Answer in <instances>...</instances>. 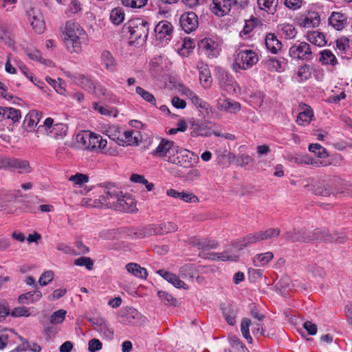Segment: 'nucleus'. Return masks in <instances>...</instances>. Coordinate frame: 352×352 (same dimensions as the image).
I'll use <instances>...</instances> for the list:
<instances>
[{
  "instance_id": "f257e3e1",
  "label": "nucleus",
  "mask_w": 352,
  "mask_h": 352,
  "mask_svg": "<svg viewBox=\"0 0 352 352\" xmlns=\"http://www.w3.org/2000/svg\"><path fill=\"white\" fill-rule=\"evenodd\" d=\"M63 34L67 50L71 52H80L82 48L81 38L85 34L80 24L73 21H67Z\"/></svg>"
},
{
  "instance_id": "f03ea898",
  "label": "nucleus",
  "mask_w": 352,
  "mask_h": 352,
  "mask_svg": "<svg viewBox=\"0 0 352 352\" xmlns=\"http://www.w3.org/2000/svg\"><path fill=\"white\" fill-rule=\"evenodd\" d=\"M129 29L132 42L142 44L147 39L148 24L144 19L140 18L132 19L129 23Z\"/></svg>"
},
{
  "instance_id": "7ed1b4c3",
  "label": "nucleus",
  "mask_w": 352,
  "mask_h": 352,
  "mask_svg": "<svg viewBox=\"0 0 352 352\" xmlns=\"http://www.w3.org/2000/svg\"><path fill=\"white\" fill-rule=\"evenodd\" d=\"M77 139L85 149L93 151L97 148H104L107 146V140H103L99 135L85 131L78 134Z\"/></svg>"
},
{
  "instance_id": "20e7f679",
  "label": "nucleus",
  "mask_w": 352,
  "mask_h": 352,
  "mask_svg": "<svg viewBox=\"0 0 352 352\" xmlns=\"http://www.w3.org/2000/svg\"><path fill=\"white\" fill-rule=\"evenodd\" d=\"M165 161L184 168H191L193 166V153L188 150L177 146L175 153L168 156Z\"/></svg>"
},
{
  "instance_id": "39448f33",
  "label": "nucleus",
  "mask_w": 352,
  "mask_h": 352,
  "mask_svg": "<svg viewBox=\"0 0 352 352\" xmlns=\"http://www.w3.org/2000/svg\"><path fill=\"white\" fill-rule=\"evenodd\" d=\"M258 60V56L253 50H242L237 54L233 67L234 69L236 67L240 69H247L255 65Z\"/></svg>"
},
{
  "instance_id": "423d86ee",
  "label": "nucleus",
  "mask_w": 352,
  "mask_h": 352,
  "mask_svg": "<svg viewBox=\"0 0 352 352\" xmlns=\"http://www.w3.org/2000/svg\"><path fill=\"white\" fill-rule=\"evenodd\" d=\"M26 15L33 30L38 34H41L45 30V21L40 10L30 7L26 10Z\"/></svg>"
},
{
  "instance_id": "0eeeda50",
  "label": "nucleus",
  "mask_w": 352,
  "mask_h": 352,
  "mask_svg": "<svg viewBox=\"0 0 352 352\" xmlns=\"http://www.w3.org/2000/svg\"><path fill=\"white\" fill-rule=\"evenodd\" d=\"M289 56L294 59L309 60L311 59L310 45L304 41L295 43L289 50Z\"/></svg>"
},
{
  "instance_id": "6e6552de",
  "label": "nucleus",
  "mask_w": 352,
  "mask_h": 352,
  "mask_svg": "<svg viewBox=\"0 0 352 352\" xmlns=\"http://www.w3.org/2000/svg\"><path fill=\"white\" fill-rule=\"evenodd\" d=\"M176 147L174 146V142L166 139H162L161 142L153 150L151 154L153 156L163 158L164 160L174 153H175Z\"/></svg>"
},
{
  "instance_id": "1a4fd4ad",
  "label": "nucleus",
  "mask_w": 352,
  "mask_h": 352,
  "mask_svg": "<svg viewBox=\"0 0 352 352\" xmlns=\"http://www.w3.org/2000/svg\"><path fill=\"white\" fill-rule=\"evenodd\" d=\"M6 168L17 170L21 174L29 173L32 171L29 162L21 159L4 158L3 168Z\"/></svg>"
},
{
  "instance_id": "9d476101",
  "label": "nucleus",
  "mask_w": 352,
  "mask_h": 352,
  "mask_svg": "<svg viewBox=\"0 0 352 352\" xmlns=\"http://www.w3.org/2000/svg\"><path fill=\"white\" fill-rule=\"evenodd\" d=\"M179 23L184 31L189 34L198 27L197 16L193 12H185L181 16Z\"/></svg>"
},
{
  "instance_id": "9b49d317",
  "label": "nucleus",
  "mask_w": 352,
  "mask_h": 352,
  "mask_svg": "<svg viewBox=\"0 0 352 352\" xmlns=\"http://www.w3.org/2000/svg\"><path fill=\"white\" fill-rule=\"evenodd\" d=\"M199 47L210 58L217 57L221 51L219 43L210 38L202 39Z\"/></svg>"
},
{
  "instance_id": "f8f14e48",
  "label": "nucleus",
  "mask_w": 352,
  "mask_h": 352,
  "mask_svg": "<svg viewBox=\"0 0 352 352\" xmlns=\"http://www.w3.org/2000/svg\"><path fill=\"white\" fill-rule=\"evenodd\" d=\"M135 205V201L133 196L129 194H124L122 192L115 210L126 212H133L136 210Z\"/></svg>"
},
{
  "instance_id": "ddd939ff",
  "label": "nucleus",
  "mask_w": 352,
  "mask_h": 352,
  "mask_svg": "<svg viewBox=\"0 0 352 352\" xmlns=\"http://www.w3.org/2000/svg\"><path fill=\"white\" fill-rule=\"evenodd\" d=\"M296 21L300 27L314 28L319 25L320 19L317 12H309L307 14L297 17Z\"/></svg>"
},
{
  "instance_id": "4468645a",
  "label": "nucleus",
  "mask_w": 352,
  "mask_h": 352,
  "mask_svg": "<svg viewBox=\"0 0 352 352\" xmlns=\"http://www.w3.org/2000/svg\"><path fill=\"white\" fill-rule=\"evenodd\" d=\"M89 321L94 327V329L100 333V334L107 339H112L113 336V331L111 329L106 320L102 318H90Z\"/></svg>"
},
{
  "instance_id": "2eb2a0df",
  "label": "nucleus",
  "mask_w": 352,
  "mask_h": 352,
  "mask_svg": "<svg viewBox=\"0 0 352 352\" xmlns=\"http://www.w3.org/2000/svg\"><path fill=\"white\" fill-rule=\"evenodd\" d=\"M151 236L153 234H165L177 230V226L171 222H164L157 225H148Z\"/></svg>"
},
{
  "instance_id": "dca6fc26",
  "label": "nucleus",
  "mask_w": 352,
  "mask_h": 352,
  "mask_svg": "<svg viewBox=\"0 0 352 352\" xmlns=\"http://www.w3.org/2000/svg\"><path fill=\"white\" fill-rule=\"evenodd\" d=\"M172 24L167 21H160L155 28V32L157 39L162 41L164 38L170 39L173 32Z\"/></svg>"
},
{
  "instance_id": "f3484780",
  "label": "nucleus",
  "mask_w": 352,
  "mask_h": 352,
  "mask_svg": "<svg viewBox=\"0 0 352 352\" xmlns=\"http://www.w3.org/2000/svg\"><path fill=\"white\" fill-rule=\"evenodd\" d=\"M212 12L219 16H223L229 13L232 4L230 0H212Z\"/></svg>"
},
{
  "instance_id": "a211bd4d",
  "label": "nucleus",
  "mask_w": 352,
  "mask_h": 352,
  "mask_svg": "<svg viewBox=\"0 0 352 352\" xmlns=\"http://www.w3.org/2000/svg\"><path fill=\"white\" fill-rule=\"evenodd\" d=\"M307 232L305 230L293 229L287 231L284 236V239L290 242H303L309 243Z\"/></svg>"
},
{
  "instance_id": "6ab92c4d",
  "label": "nucleus",
  "mask_w": 352,
  "mask_h": 352,
  "mask_svg": "<svg viewBox=\"0 0 352 352\" xmlns=\"http://www.w3.org/2000/svg\"><path fill=\"white\" fill-rule=\"evenodd\" d=\"M329 24L337 30H342L347 24L346 14L338 12H333L329 18Z\"/></svg>"
},
{
  "instance_id": "aec40b11",
  "label": "nucleus",
  "mask_w": 352,
  "mask_h": 352,
  "mask_svg": "<svg viewBox=\"0 0 352 352\" xmlns=\"http://www.w3.org/2000/svg\"><path fill=\"white\" fill-rule=\"evenodd\" d=\"M263 241L261 231L249 234L243 239L235 243V247L239 250H242L245 247L251 244Z\"/></svg>"
},
{
  "instance_id": "412c9836",
  "label": "nucleus",
  "mask_w": 352,
  "mask_h": 352,
  "mask_svg": "<svg viewBox=\"0 0 352 352\" xmlns=\"http://www.w3.org/2000/svg\"><path fill=\"white\" fill-rule=\"evenodd\" d=\"M124 232L127 236L133 239H142L151 236L148 226L142 228H126Z\"/></svg>"
},
{
  "instance_id": "4be33fe9",
  "label": "nucleus",
  "mask_w": 352,
  "mask_h": 352,
  "mask_svg": "<svg viewBox=\"0 0 352 352\" xmlns=\"http://www.w3.org/2000/svg\"><path fill=\"white\" fill-rule=\"evenodd\" d=\"M319 62L323 65L331 67L338 63L336 56L330 50H323L319 52Z\"/></svg>"
},
{
  "instance_id": "5701e85b",
  "label": "nucleus",
  "mask_w": 352,
  "mask_h": 352,
  "mask_svg": "<svg viewBox=\"0 0 352 352\" xmlns=\"http://www.w3.org/2000/svg\"><path fill=\"white\" fill-rule=\"evenodd\" d=\"M42 297V294L40 291L35 289L34 291L28 292L20 295L18 297V302L20 304H29L38 301Z\"/></svg>"
},
{
  "instance_id": "b1692460",
  "label": "nucleus",
  "mask_w": 352,
  "mask_h": 352,
  "mask_svg": "<svg viewBox=\"0 0 352 352\" xmlns=\"http://www.w3.org/2000/svg\"><path fill=\"white\" fill-rule=\"evenodd\" d=\"M157 273L168 283L173 285L175 287L186 289L185 283L181 280L178 276L176 274H172L163 270L157 271Z\"/></svg>"
},
{
  "instance_id": "393cba45",
  "label": "nucleus",
  "mask_w": 352,
  "mask_h": 352,
  "mask_svg": "<svg viewBox=\"0 0 352 352\" xmlns=\"http://www.w3.org/2000/svg\"><path fill=\"white\" fill-rule=\"evenodd\" d=\"M42 118V113L36 110L30 111L25 117L23 124L25 127L33 129Z\"/></svg>"
},
{
  "instance_id": "a878e982",
  "label": "nucleus",
  "mask_w": 352,
  "mask_h": 352,
  "mask_svg": "<svg viewBox=\"0 0 352 352\" xmlns=\"http://www.w3.org/2000/svg\"><path fill=\"white\" fill-rule=\"evenodd\" d=\"M267 49L272 54H277L282 47V43L274 34H268L265 36Z\"/></svg>"
},
{
  "instance_id": "bb28decb",
  "label": "nucleus",
  "mask_w": 352,
  "mask_h": 352,
  "mask_svg": "<svg viewBox=\"0 0 352 352\" xmlns=\"http://www.w3.org/2000/svg\"><path fill=\"white\" fill-rule=\"evenodd\" d=\"M126 270L137 278L146 279L148 276L146 270L135 263H128L126 265Z\"/></svg>"
},
{
  "instance_id": "cd10ccee",
  "label": "nucleus",
  "mask_w": 352,
  "mask_h": 352,
  "mask_svg": "<svg viewBox=\"0 0 352 352\" xmlns=\"http://www.w3.org/2000/svg\"><path fill=\"white\" fill-rule=\"evenodd\" d=\"M312 68L310 65H304L299 67L296 74L293 76V80L300 82L309 79L311 76Z\"/></svg>"
},
{
  "instance_id": "c85d7f7f",
  "label": "nucleus",
  "mask_w": 352,
  "mask_h": 352,
  "mask_svg": "<svg viewBox=\"0 0 352 352\" xmlns=\"http://www.w3.org/2000/svg\"><path fill=\"white\" fill-rule=\"evenodd\" d=\"M101 60L107 70L113 72L116 69V62L110 52L104 50L101 54Z\"/></svg>"
},
{
  "instance_id": "c756f323",
  "label": "nucleus",
  "mask_w": 352,
  "mask_h": 352,
  "mask_svg": "<svg viewBox=\"0 0 352 352\" xmlns=\"http://www.w3.org/2000/svg\"><path fill=\"white\" fill-rule=\"evenodd\" d=\"M307 40L315 45L322 47L327 44L324 35L318 31H312L307 33Z\"/></svg>"
},
{
  "instance_id": "7c9ffc66",
  "label": "nucleus",
  "mask_w": 352,
  "mask_h": 352,
  "mask_svg": "<svg viewBox=\"0 0 352 352\" xmlns=\"http://www.w3.org/2000/svg\"><path fill=\"white\" fill-rule=\"evenodd\" d=\"M133 131H125L122 132V135L123 136L121 137L122 142L120 143V146H133L138 145L139 143V140L138 137L133 135Z\"/></svg>"
},
{
  "instance_id": "2f4dec72",
  "label": "nucleus",
  "mask_w": 352,
  "mask_h": 352,
  "mask_svg": "<svg viewBox=\"0 0 352 352\" xmlns=\"http://www.w3.org/2000/svg\"><path fill=\"white\" fill-rule=\"evenodd\" d=\"M199 80L200 82L204 88H208L212 83V78L210 72L206 65L199 67Z\"/></svg>"
},
{
  "instance_id": "473e14b6",
  "label": "nucleus",
  "mask_w": 352,
  "mask_h": 352,
  "mask_svg": "<svg viewBox=\"0 0 352 352\" xmlns=\"http://www.w3.org/2000/svg\"><path fill=\"white\" fill-rule=\"evenodd\" d=\"M67 126L63 123H56L53 128L49 131L48 133L51 137L56 139L63 138L66 135Z\"/></svg>"
},
{
  "instance_id": "72a5a7b5",
  "label": "nucleus",
  "mask_w": 352,
  "mask_h": 352,
  "mask_svg": "<svg viewBox=\"0 0 352 352\" xmlns=\"http://www.w3.org/2000/svg\"><path fill=\"white\" fill-rule=\"evenodd\" d=\"M239 256L236 254H232L228 251H225L223 252H217V253H211L210 254V258L213 261H236Z\"/></svg>"
},
{
  "instance_id": "f704fd0d",
  "label": "nucleus",
  "mask_w": 352,
  "mask_h": 352,
  "mask_svg": "<svg viewBox=\"0 0 352 352\" xmlns=\"http://www.w3.org/2000/svg\"><path fill=\"white\" fill-rule=\"evenodd\" d=\"M273 258L274 254L272 252L258 254L254 257L253 263L256 267L263 266L267 264Z\"/></svg>"
},
{
  "instance_id": "c9c22d12",
  "label": "nucleus",
  "mask_w": 352,
  "mask_h": 352,
  "mask_svg": "<svg viewBox=\"0 0 352 352\" xmlns=\"http://www.w3.org/2000/svg\"><path fill=\"white\" fill-rule=\"evenodd\" d=\"M259 8L268 14H273L276 11L278 0H257Z\"/></svg>"
},
{
  "instance_id": "e433bc0d",
  "label": "nucleus",
  "mask_w": 352,
  "mask_h": 352,
  "mask_svg": "<svg viewBox=\"0 0 352 352\" xmlns=\"http://www.w3.org/2000/svg\"><path fill=\"white\" fill-rule=\"evenodd\" d=\"M223 315L230 325H234L235 323L236 311L230 304L223 305L221 307Z\"/></svg>"
},
{
  "instance_id": "4c0bfd02",
  "label": "nucleus",
  "mask_w": 352,
  "mask_h": 352,
  "mask_svg": "<svg viewBox=\"0 0 352 352\" xmlns=\"http://www.w3.org/2000/svg\"><path fill=\"white\" fill-rule=\"evenodd\" d=\"M256 19L253 17L249 20H245V25L240 32L241 37L244 39L249 38L250 33L256 28Z\"/></svg>"
},
{
  "instance_id": "58836bf2",
  "label": "nucleus",
  "mask_w": 352,
  "mask_h": 352,
  "mask_svg": "<svg viewBox=\"0 0 352 352\" xmlns=\"http://www.w3.org/2000/svg\"><path fill=\"white\" fill-rule=\"evenodd\" d=\"M313 116L314 113L312 110L310 108H307L302 112L299 113L296 119V122L299 125L307 124L311 120Z\"/></svg>"
},
{
  "instance_id": "ea45409f",
  "label": "nucleus",
  "mask_w": 352,
  "mask_h": 352,
  "mask_svg": "<svg viewBox=\"0 0 352 352\" xmlns=\"http://www.w3.org/2000/svg\"><path fill=\"white\" fill-rule=\"evenodd\" d=\"M4 119H10L13 123L19 122L21 117L20 110L12 107H4Z\"/></svg>"
},
{
  "instance_id": "a19ab883",
  "label": "nucleus",
  "mask_w": 352,
  "mask_h": 352,
  "mask_svg": "<svg viewBox=\"0 0 352 352\" xmlns=\"http://www.w3.org/2000/svg\"><path fill=\"white\" fill-rule=\"evenodd\" d=\"M120 190L113 184H108L104 188L103 194L100 196V201L101 204L104 205V199L108 200V199L111 198L113 195L118 192Z\"/></svg>"
},
{
  "instance_id": "79ce46f5",
  "label": "nucleus",
  "mask_w": 352,
  "mask_h": 352,
  "mask_svg": "<svg viewBox=\"0 0 352 352\" xmlns=\"http://www.w3.org/2000/svg\"><path fill=\"white\" fill-rule=\"evenodd\" d=\"M234 80L231 76L226 75L220 80V86L226 91L231 93L235 90Z\"/></svg>"
},
{
  "instance_id": "37998d69",
  "label": "nucleus",
  "mask_w": 352,
  "mask_h": 352,
  "mask_svg": "<svg viewBox=\"0 0 352 352\" xmlns=\"http://www.w3.org/2000/svg\"><path fill=\"white\" fill-rule=\"evenodd\" d=\"M279 30L282 32L283 34L285 36L286 38L288 39L294 38L297 34L294 26L289 23L280 24L279 25Z\"/></svg>"
},
{
  "instance_id": "c03bdc74",
  "label": "nucleus",
  "mask_w": 352,
  "mask_h": 352,
  "mask_svg": "<svg viewBox=\"0 0 352 352\" xmlns=\"http://www.w3.org/2000/svg\"><path fill=\"white\" fill-rule=\"evenodd\" d=\"M135 92L146 102H147L151 104H153L155 106L156 105L155 98L151 93L144 89L141 87H136Z\"/></svg>"
},
{
  "instance_id": "a18cd8bd",
  "label": "nucleus",
  "mask_w": 352,
  "mask_h": 352,
  "mask_svg": "<svg viewBox=\"0 0 352 352\" xmlns=\"http://www.w3.org/2000/svg\"><path fill=\"white\" fill-rule=\"evenodd\" d=\"M251 324V320L247 318H244L241 320V331L243 336L249 343L252 342V338L250 334V326Z\"/></svg>"
},
{
  "instance_id": "49530a36",
  "label": "nucleus",
  "mask_w": 352,
  "mask_h": 352,
  "mask_svg": "<svg viewBox=\"0 0 352 352\" xmlns=\"http://www.w3.org/2000/svg\"><path fill=\"white\" fill-rule=\"evenodd\" d=\"M141 317V314L133 308L129 309L126 314L128 322L132 325H135L140 322Z\"/></svg>"
},
{
  "instance_id": "de8ad7c7",
  "label": "nucleus",
  "mask_w": 352,
  "mask_h": 352,
  "mask_svg": "<svg viewBox=\"0 0 352 352\" xmlns=\"http://www.w3.org/2000/svg\"><path fill=\"white\" fill-rule=\"evenodd\" d=\"M107 135L110 139L120 145V142H122L121 137L123 136V135H122V131L118 127L115 126L109 127V129L107 130Z\"/></svg>"
},
{
  "instance_id": "09e8293b",
  "label": "nucleus",
  "mask_w": 352,
  "mask_h": 352,
  "mask_svg": "<svg viewBox=\"0 0 352 352\" xmlns=\"http://www.w3.org/2000/svg\"><path fill=\"white\" fill-rule=\"evenodd\" d=\"M309 151L314 153L317 157L320 158H325L328 157L326 148L318 143L311 144L309 146Z\"/></svg>"
},
{
  "instance_id": "8fccbe9b",
  "label": "nucleus",
  "mask_w": 352,
  "mask_h": 352,
  "mask_svg": "<svg viewBox=\"0 0 352 352\" xmlns=\"http://www.w3.org/2000/svg\"><path fill=\"white\" fill-rule=\"evenodd\" d=\"M214 133L216 132L212 130L211 127L208 123H201L197 124L196 133L198 135L210 136L212 134H214Z\"/></svg>"
},
{
  "instance_id": "3c124183",
  "label": "nucleus",
  "mask_w": 352,
  "mask_h": 352,
  "mask_svg": "<svg viewBox=\"0 0 352 352\" xmlns=\"http://www.w3.org/2000/svg\"><path fill=\"white\" fill-rule=\"evenodd\" d=\"M312 191L315 195L323 197H329L333 194V190L329 184L316 186Z\"/></svg>"
},
{
  "instance_id": "603ef678",
  "label": "nucleus",
  "mask_w": 352,
  "mask_h": 352,
  "mask_svg": "<svg viewBox=\"0 0 352 352\" xmlns=\"http://www.w3.org/2000/svg\"><path fill=\"white\" fill-rule=\"evenodd\" d=\"M67 314V311L64 309H59L54 311L50 317V322L53 324L62 323Z\"/></svg>"
},
{
  "instance_id": "864d4df0",
  "label": "nucleus",
  "mask_w": 352,
  "mask_h": 352,
  "mask_svg": "<svg viewBox=\"0 0 352 352\" xmlns=\"http://www.w3.org/2000/svg\"><path fill=\"white\" fill-rule=\"evenodd\" d=\"M124 18V14L120 8H114L111 10L110 19L111 21L116 24L119 25L121 23Z\"/></svg>"
},
{
  "instance_id": "5fc2aeb1",
  "label": "nucleus",
  "mask_w": 352,
  "mask_h": 352,
  "mask_svg": "<svg viewBox=\"0 0 352 352\" xmlns=\"http://www.w3.org/2000/svg\"><path fill=\"white\" fill-rule=\"evenodd\" d=\"M306 269L307 272L315 276H322L324 275V269L315 263L308 264Z\"/></svg>"
},
{
  "instance_id": "6e6d98bb",
  "label": "nucleus",
  "mask_w": 352,
  "mask_h": 352,
  "mask_svg": "<svg viewBox=\"0 0 352 352\" xmlns=\"http://www.w3.org/2000/svg\"><path fill=\"white\" fill-rule=\"evenodd\" d=\"M28 56L32 60L38 61L49 67L53 66V63L51 60H47L43 58L40 52H38V50H33L32 52H30L29 53H28Z\"/></svg>"
},
{
  "instance_id": "4d7b16f0",
  "label": "nucleus",
  "mask_w": 352,
  "mask_h": 352,
  "mask_svg": "<svg viewBox=\"0 0 352 352\" xmlns=\"http://www.w3.org/2000/svg\"><path fill=\"white\" fill-rule=\"evenodd\" d=\"M195 272V266L192 264H185L179 270V274L183 278H192Z\"/></svg>"
},
{
  "instance_id": "13d9d810",
  "label": "nucleus",
  "mask_w": 352,
  "mask_h": 352,
  "mask_svg": "<svg viewBox=\"0 0 352 352\" xmlns=\"http://www.w3.org/2000/svg\"><path fill=\"white\" fill-rule=\"evenodd\" d=\"M76 82L89 91L92 90L94 83L89 78L83 75H78L76 77Z\"/></svg>"
},
{
  "instance_id": "bf43d9fd",
  "label": "nucleus",
  "mask_w": 352,
  "mask_h": 352,
  "mask_svg": "<svg viewBox=\"0 0 352 352\" xmlns=\"http://www.w3.org/2000/svg\"><path fill=\"white\" fill-rule=\"evenodd\" d=\"M280 230L278 228H268L265 230H261L262 239L268 240L279 236Z\"/></svg>"
},
{
  "instance_id": "052dcab7",
  "label": "nucleus",
  "mask_w": 352,
  "mask_h": 352,
  "mask_svg": "<svg viewBox=\"0 0 352 352\" xmlns=\"http://www.w3.org/2000/svg\"><path fill=\"white\" fill-rule=\"evenodd\" d=\"M69 180L71 182H73L74 184L82 186L84 184H86L89 181V177L88 175L82 173H76L74 175H72Z\"/></svg>"
},
{
  "instance_id": "680f3d73",
  "label": "nucleus",
  "mask_w": 352,
  "mask_h": 352,
  "mask_svg": "<svg viewBox=\"0 0 352 352\" xmlns=\"http://www.w3.org/2000/svg\"><path fill=\"white\" fill-rule=\"evenodd\" d=\"M157 295L161 300L166 305H175L177 304V299L166 292L159 291Z\"/></svg>"
},
{
  "instance_id": "e2e57ef3",
  "label": "nucleus",
  "mask_w": 352,
  "mask_h": 352,
  "mask_svg": "<svg viewBox=\"0 0 352 352\" xmlns=\"http://www.w3.org/2000/svg\"><path fill=\"white\" fill-rule=\"evenodd\" d=\"M0 39L3 43H4L5 45L10 47H13L14 45L13 35L7 30L2 31V32L0 34Z\"/></svg>"
},
{
  "instance_id": "0e129e2a",
  "label": "nucleus",
  "mask_w": 352,
  "mask_h": 352,
  "mask_svg": "<svg viewBox=\"0 0 352 352\" xmlns=\"http://www.w3.org/2000/svg\"><path fill=\"white\" fill-rule=\"evenodd\" d=\"M74 264L78 266H85L87 270L93 268L94 263L89 257L81 256L74 260Z\"/></svg>"
},
{
  "instance_id": "69168bd1",
  "label": "nucleus",
  "mask_w": 352,
  "mask_h": 352,
  "mask_svg": "<svg viewBox=\"0 0 352 352\" xmlns=\"http://www.w3.org/2000/svg\"><path fill=\"white\" fill-rule=\"evenodd\" d=\"M148 0H122V4L132 8H140L144 7Z\"/></svg>"
},
{
  "instance_id": "338daca9",
  "label": "nucleus",
  "mask_w": 352,
  "mask_h": 352,
  "mask_svg": "<svg viewBox=\"0 0 352 352\" xmlns=\"http://www.w3.org/2000/svg\"><path fill=\"white\" fill-rule=\"evenodd\" d=\"M54 278V273L52 271L48 270L43 272L38 279V283L41 286H45L52 281Z\"/></svg>"
},
{
  "instance_id": "774afa93",
  "label": "nucleus",
  "mask_w": 352,
  "mask_h": 352,
  "mask_svg": "<svg viewBox=\"0 0 352 352\" xmlns=\"http://www.w3.org/2000/svg\"><path fill=\"white\" fill-rule=\"evenodd\" d=\"M10 314L13 317H29L30 316L29 309L25 307H15Z\"/></svg>"
}]
</instances>
